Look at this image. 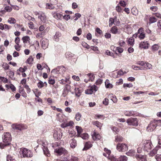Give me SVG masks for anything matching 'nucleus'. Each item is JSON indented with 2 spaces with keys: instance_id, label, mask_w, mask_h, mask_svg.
<instances>
[{
  "instance_id": "f257e3e1",
  "label": "nucleus",
  "mask_w": 161,
  "mask_h": 161,
  "mask_svg": "<svg viewBox=\"0 0 161 161\" xmlns=\"http://www.w3.org/2000/svg\"><path fill=\"white\" fill-rule=\"evenodd\" d=\"M3 142V143H0V147L3 149L5 146L9 145L11 140V137L9 132L4 133L2 136Z\"/></svg>"
},
{
  "instance_id": "f03ea898",
  "label": "nucleus",
  "mask_w": 161,
  "mask_h": 161,
  "mask_svg": "<svg viewBox=\"0 0 161 161\" xmlns=\"http://www.w3.org/2000/svg\"><path fill=\"white\" fill-rule=\"evenodd\" d=\"M159 123H161V120L154 119L150 123L147 129V130L150 131H153L157 126H161V124H158Z\"/></svg>"
},
{
  "instance_id": "7ed1b4c3",
  "label": "nucleus",
  "mask_w": 161,
  "mask_h": 161,
  "mask_svg": "<svg viewBox=\"0 0 161 161\" xmlns=\"http://www.w3.org/2000/svg\"><path fill=\"white\" fill-rule=\"evenodd\" d=\"M153 147V145L150 140H147L144 142L142 148L144 151L149 152Z\"/></svg>"
},
{
  "instance_id": "20e7f679",
  "label": "nucleus",
  "mask_w": 161,
  "mask_h": 161,
  "mask_svg": "<svg viewBox=\"0 0 161 161\" xmlns=\"http://www.w3.org/2000/svg\"><path fill=\"white\" fill-rule=\"evenodd\" d=\"M23 157L31 158L32 157L33 154L30 150L26 148H23L20 150Z\"/></svg>"
},
{
  "instance_id": "39448f33",
  "label": "nucleus",
  "mask_w": 161,
  "mask_h": 161,
  "mask_svg": "<svg viewBox=\"0 0 161 161\" xmlns=\"http://www.w3.org/2000/svg\"><path fill=\"white\" fill-rule=\"evenodd\" d=\"M35 14L38 15V17L40 19L41 21L43 23L46 22L47 20V16L45 13L41 11L35 12Z\"/></svg>"
},
{
  "instance_id": "423d86ee",
  "label": "nucleus",
  "mask_w": 161,
  "mask_h": 161,
  "mask_svg": "<svg viewBox=\"0 0 161 161\" xmlns=\"http://www.w3.org/2000/svg\"><path fill=\"white\" fill-rule=\"evenodd\" d=\"M126 122L129 125L136 126L138 125V121L136 118H130L127 120Z\"/></svg>"
},
{
  "instance_id": "0eeeda50",
  "label": "nucleus",
  "mask_w": 161,
  "mask_h": 161,
  "mask_svg": "<svg viewBox=\"0 0 161 161\" xmlns=\"http://www.w3.org/2000/svg\"><path fill=\"white\" fill-rule=\"evenodd\" d=\"M117 149L119 151L124 152L127 150L128 147L125 144L119 143L117 145Z\"/></svg>"
},
{
  "instance_id": "6e6552de",
  "label": "nucleus",
  "mask_w": 161,
  "mask_h": 161,
  "mask_svg": "<svg viewBox=\"0 0 161 161\" xmlns=\"http://www.w3.org/2000/svg\"><path fill=\"white\" fill-rule=\"evenodd\" d=\"M55 152L58 154V155H61L63 154L64 155H65L68 154V152L67 150L64 148L61 147L58 149H56L55 150Z\"/></svg>"
},
{
  "instance_id": "1a4fd4ad",
  "label": "nucleus",
  "mask_w": 161,
  "mask_h": 161,
  "mask_svg": "<svg viewBox=\"0 0 161 161\" xmlns=\"http://www.w3.org/2000/svg\"><path fill=\"white\" fill-rule=\"evenodd\" d=\"M12 127L13 128L20 131L27 129L26 126L23 125L13 124L12 125Z\"/></svg>"
},
{
  "instance_id": "9d476101",
  "label": "nucleus",
  "mask_w": 161,
  "mask_h": 161,
  "mask_svg": "<svg viewBox=\"0 0 161 161\" xmlns=\"http://www.w3.org/2000/svg\"><path fill=\"white\" fill-rule=\"evenodd\" d=\"M91 135L94 140H99L101 138V135L97 133L95 130L93 132H92Z\"/></svg>"
},
{
  "instance_id": "9b49d317",
  "label": "nucleus",
  "mask_w": 161,
  "mask_h": 161,
  "mask_svg": "<svg viewBox=\"0 0 161 161\" xmlns=\"http://www.w3.org/2000/svg\"><path fill=\"white\" fill-rule=\"evenodd\" d=\"M149 46V44L147 41L142 42L139 45V47L141 48L145 49H147Z\"/></svg>"
},
{
  "instance_id": "f8f14e48",
  "label": "nucleus",
  "mask_w": 161,
  "mask_h": 161,
  "mask_svg": "<svg viewBox=\"0 0 161 161\" xmlns=\"http://www.w3.org/2000/svg\"><path fill=\"white\" fill-rule=\"evenodd\" d=\"M42 43V47L43 49H45L47 47L48 45V40L47 39H42L41 41Z\"/></svg>"
},
{
  "instance_id": "ddd939ff",
  "label": "nucleus",
  "mask_w": 161,
  "mask_h": 161,
  "mask_svg": "<svg viewBox=\"0 0 161 161\" xmlns=\"http://www.w3.org/2000/svg\"><path fill=\"white\" fill-rule=\"evenodd\" d=\"M52 14L53 17L57 20L61 19L63 16L62 14L56 12H53Z\"/></svg>"
},
{
  "instance_id": "4468645a",
  "label": "nucleus",
  "mask_w": 161,
  "mask_h": 161,
  "mask_svg": "<svg viewBox=\"0 0 161 161\" xmlns=\"http://www.w3.org/2000/svg\"><path fill=\"white\" fill-rule=\"evenodd\" d=\"M158 150L159 147L158 146L156 147L152 151H151L150 150V151H149L150 153H148V154L150 156H153L156 153L158 154V152L157 151Z\"/></svg>"
},
{
  "instance_id": "2eb2a0df",
  "label": "nucleus",
  "mask_w": 161,
  "mask_h": 161,
  "mask_svg": "<svg viewBox=\"0 0 161 161\" xmlns=\"http://www.w3.org/2000/svg\"><path fill=\"white\" fill-rule=\"evenodd\" d=\"M133 36L135 38L138 37L139 39L141 40L144 38L145 37V34L144 33L141 32V33H135L133 35Z\"/></svg>"
},
{
  "instance_id": "dca6fc26",
  "label": "nucleus",
  "mask_w": 161,
  "mask_h": 161,
  "mask_svg": "<svg viewBox=\"0 0 161 161\" xmlns=\"http://www.w3.org/2000/svg\"><path fill=\"white\" fill-rule=\"evenodd\" d=\"M136 158L139 161H146V156L141 154H136Z\"/></svg>"
},
{
  "instance_id": "f3484780",
  "label": "nucleus",
  "mask_w": 161,
  "mask_h": 161,
  "mask_svg": "<svg viewBox=\"0 0 161 161\" xmlns=\"http://www.w3.org/2000/svg\"><path fill=\"white\" fill-rule=\"evenodd\" d=\"M22 40L23 41L24 43L25 44H25H27L28 43H30V42L31 40L30 37L27 36H23L22 38Z\"/></svg>"
},
{
  "instance_id": "a211bd4d",
  "label": "nucleus",
  "mask_w": 161,
  "mask_h": 161,
  "mask_svg": "<svg viewBox=\"0 0 161 161\" xmlns=\"http://www.w3.org/2000/svg\"><path fill=\"white\" fill-rule=\"evenodd\" d=\"M53 137L55 139L59 140L61 139V136L59 131L54 130L53 133Z\"/></svg>"
},
{
  "instance_id": "6ab92c4d",
  "label": "nucleus",
  "mask_w": 161,
  "mask_h": 161,
  "mask_svg": "<svg viewBox=\"0 0 161 161\" xmlns=\"http://www.w3.org/2000/svg\"><path fill=\"white\" fill-rule=\"evenodd\" d=\"M92 146V144L90 142H87L86 143L85 147L83 149V150H86L91 147Z\"/></svg>"
},
{
  "instance_id": "aec40b11",
  "label": "nucleus",
  "mask_w": 161,
  "mask_h": 161,
  "mask_svg": "<svg viewBox=\"0 0 161 161\" xmlns=\"http://www.w3.org/2000/svg\"><path fill=\"white\" fill-rule=\"evenodd\" d=\"M84 77L85 78L89 79V80L91 81H93L94 80L95 77V76L93 74H92L90 73L86 75H85Z\"/></svg>"
},
{
  "instance_id": "412c9836",
  "label": "nucleus",
  "mask_w": 161,
  "mask_h": 161,
  "mask_svg": "<svg viewBox=\"0 0 161 161\" xmlns=\"http://www.w3.org/2000/svg\"><path fill=\"white\" fill-rule=\"evenodd\" d=\"M125 115L127 116H134V111H126L124 112Z\"/></svg>"
},
{
  "instance_id": "4be33fe9",
  "label": "nucleus",
  "mask_w": 161,
  "mask_h": 161,
  "mask_svg": "<svg viewBox=\"0 0 161 161\" xmlns=\"http://www.w3.org/2000/svg\"><path fill=\"white\" fill-rule=\"evenodd\" d=\"M59 74L63 73L66 70V68L63 66L58 67Z\"/></svg>"
},
{
  "instance_id": "5701e85b",
  "label": "nucleus",
  "mask_w": 161,
  "mask_h": 161,
  "mask_svg": "<svg viewBox=\"0 0 161 161\" xmlns=\"http://www.w3.org/2000/svg\"><path fill=\"white\" fill-rule=\"evenodd\" d=\"M75 95L78 97H79L80 95V93L82 92V89H79V88H75Z\"/></svg>"
},
{
  "instance_id": "b1692460",
  "label": "nucleus",
  "mask_w": 161,
  "mask_h": 161,
  "mask_svg": "<svg viewBox=\"0 0 161 161\" xmlns=\"http://www.w3.org/2000/svg\"><path fill=\"white\" fill-rule=\"evenodd\" d=\"M81 17V14L80 13H76L75 14L74 16L71 17V19H74L75 21H76Z\"/></svg>"
},
{
  "instance_id": "393cba45",
  "label": "nucleus",
  "mask_w": 161,
  "mask_h": 161,
  "mask_svg": "<svg viewBox=\"0 0 161 161\" xmlns=\"http://www.w3.org/2000/svg\"><path fill=\"white\" fill-rule=\"evenodd\" d=\"M61 34L59 32H56L54 37V39L56 41H58L59 40V37L61 36Z\"/></svg>"
},
{
  "instance_id": "a878e982",
  "label": "nucleus",
  "mask_w": 161,
  "mask_h": 161,
  "mask_svg": "<svg viewBox=\"0 0 161 161\" xmlns=\"http://www.w3.org/2000/svg\"><path fill=\"white\" fill-rule=\"evenodd\" d=\"M43 150L44 154L47 157H49L50 156L49 151L47 147L44 146Z\"/></svg>"
},
{
  "instance_id": "bb28decb",
  "label": "nucleus",
  "mask_w": 161,
  "mask_h": 161,
  "mask_svg": "<svg viewBox=\"0 0 161 161\" xmlns=\"http://www.w3.org/2000/svg\"><path fill=\"white\" fill-rule=\"evenodd\" d=\"M55 7L53 5H51V3H46V9H53L55 8Z\"/></svg>"
},
{
  "instance_id": "cd10ccee",
  "label": "nucleus",
  "mask_w": 161,
  "mask_h": 161,
  "mask_svg": "<svg viewBox=\"0 0 161 161\" xmlns=\"http://www.w3.org/2000/svg\"><path fill=\"white\" fill-rule=\"evenodd\" d=\"M131 13L135 16H137L138 14V10L135 7H133L131 9Z\"/></svg>"
},
{
  "instance_id": "c85d7f7f",
  "label": "nucleus",
  "mask_w": 161,
  "mask_h": 161,
  "mask_svg": "<svg viewBox=\"0 0 161 161\" xmlns=\"http://www.w3.org/2000/svg\"><path fill=\"white\" fill-rule=\"evenodd\" d=\"M92 124L93 125H95L97 127L99 128L100 129H101V127L103 125L102 124L97 121L93 122Z\"/></svg>"
},
{
  "instance_id": "c756f323",
  "label": "nucleus",
  "mask_w": 161,
  "mask_h": 161,
  "mask_svg": "<svg viewBox=\"0 0 161 161\" xmlns=\"http://www.w3.org/2000/svg\"><path fill=\"white\" fill-rule=\"evenodd\" d=\"M111 32L114 34H116L118 32V28L115 26H113L111 29Z\"/></svg>"
},
{
  "instance_id": "7c9ffc66",
  "label": "nucleus",
  "mask_w": 161,
  "mask_h": 161,
  "mask_svg": "<svg viewBox=\"0 0 161 161\" xmlns=\"http://www.w3.org/2000/svg\"><path fill=\"white\" fill-rule=\"evenodd\" d=\"M79 136L84 140H86L88 138V135L87 133H86L80 134Z\"/></svg>"
},
{
  "instance_id": "2f4dec72",
  "label": "nucleus",
  "mask_w": 161,
  "mask_h": 161,
  "mask_svg": "<svg viewBox=\"0 0 161 161\" xmlns=\"http://www.w3.org/2000/svg\"><path fill=\"white\" fill-rule=\"evenodd\" d=\"M144 67L145 69H146V70H147V69H152V65L147 62L145 63Z\"/></svg>"
},
{
  "instance_id": "473e14b6",
  "label": "nucleus",
  "mask_w": 161,
  "mask_h": 161,
  "mask_svg": "<svg viewBox=\"0 0 161 161\" xmlns=\"http://www.w3.org/2000/svg\"><path fill=\"white\" fill-rule=\"evenodd\" d=\"M45 35V31L39 32L36 35V37L38 38H40L43 37Z\"/></svg>"
},
{
  "instance_id": "72a5a7b5",
  "label": "nucleus",
  "mask_w": 161,
  "mask_h": 161,
  "mask_svg": "<svg viewBox=\"0 0 161 161\" xmlns=\"http://www.w3.org/2000/svg\"><path fill=\"white\" fill-rule=\"evenodd\" d=\"M72 142H71V148H74L77 145L76 141L74 139H72Z\"/></svg>"
},
{
  "instance_id": "f704fd0d",
  "label": "nucleus",
  "mask_w": 161,
  "mask_h": 161,
  "mask_svg": "<svg viewBox=\"0 0 161 161\" xmlns=\"http://www.w3.org/2000/svg\"><path fill=\"white\" fill-rule=\"evenodd\" d=\"M133 36V37H130L128 41V44L132 46L134 45V39Z\"/></svg>"
},
{
  "instance_id": "c9c22d12",
  "label": "nucleus",
  "mask_w": 161,
  "mask_h": 161,
  "mask_svg": "<svg viewBox=\"0 0 161 161\" xmlns=\"http://www.w3.org/2000/svg\"><path fill=\"white\" fill-rule=\"evenodd\" d=\"M64 156L62 158H61V161H69L70 157L69 155L68 156H66V155H64Z\"/></svg>"
},
{
  "instance_id": "e433bc0d",
  "label": "nucleus",
  "mask_w": 161,
  "mask_h": 161,
  "mask_svg": "<svg viewBox=\"0 0 161 161\" xmlns=\"http://www.w3.org/2000/svg\"><path fill=\"white\" fill-rule=\"evenodd\" d=\"M127 157L125 156H120L118 159V161H127Z\"/></svg>"
},
{
  "instance_id": "4c0bfd02",
  "label": "nucleus",
  "mask_w": 161,
  "mask_h": 161,
  "mask_svg": "<svg viewBox=\"0 0 161 161\" xmlns=\"http://www.w3.org/2000/svg\"><path fill=\"white\" fill-rule=\"evenodd\" d=\"M70 125V121L68 123L64 122L61 124V127L62 128H65Z\"/></svg>"
},
{
  "instance_id": "58836bf2",
  "label": "nucleus",
  "mask_w": 161,
  "mask_h": 161,
  "mask_svg": "<svg viewBox=\"0 0 161 161\" xmlns=\"http://www.w3.org/2000/svg\"><path fill=\"white\" fill-rule=\"evenodd\" d=\"M70 125V121L68 123L64 122L61 124V127L62 128H65Z\"/></svg>"
},
{
  "instance_id": "ea45409f",
  "label": "nucleus",
  "mask_w": 161,
  "mask_h": 161,
  "mask_svg": "<svg viewBox=\"0 0 161 161\" xmlns=\"http://www.w3.org/2000/svg\"><path fill=\"white\" fill-rule=\"evenodd\" d=\"M157 19L154 17H151L149 18V21L150 23H154L157 21Z\"/></svg>"
},
{
  "instance_id": "a19ab883",
  "label": "nucleus",
  "mask_w": 161,
  "mask_h": 161,
  "mask_svg": "<svg viewBox=\"0 0 161 161\" xmlns=\"http://www.w3.org/2000/svg\"><path fill=\"white\" fill-rule=\"evenodd\" d=\"M8 22L10 24H14L16 23V20L14 18H10L8 20Z\"/></svg>"
},
{
  "instance_id": "79ce46f5",
  "label": "nucleus",
  "mask_w": 161,
  "mask_h": 161,
  "mask_svg": "<svg viewBox=\"0 0 161 161\" xmlns=\"http://www.w3.org/2000/svg\"><path fill=\"white\" fill-rule=\"evenodd\" d=\"M75 128L77 131L78 134L79 135L82 132V130L80 127L78 126H76Z\"/></svg>"
},
{
  "instance_id": "37998d69",
  "label": "nucleus",
  "mask_w": 161,
  "mask_h": 161,
  "mask_svg": "<svg viewBox=\"0 0 161 161\" xmlns=\"http://www.w3.org/2000/svg\"><path fill=\"white\" fill-rule=\"evenodd\" d=\"M115 141L117 142H121L122 141L123 139V138L121 136H115Z\"/></svg>"
},
{
  "instance_id": "c03bdc74",
  "label": "nucleus",
  "mask_w": 161,
  "mask_h": 161,
  "mask_svg": "<svg viewBox=\"0 0 161 161\" xmlns=\"http://www.w3.org/2000/svg\"><path fill=\"white\" fill-rule=\"evenodd\" d=\"M124 73H126V72L124 73L121 69L118 71L117 72V75L116 77L118 78L120 76L123 75Z\"/></svg>"
},
{
  "instance_id": "a18cd8bd",
  "label": "nucleus",
  "mask_w": 161,
  "mask_h": 161,
  "mask_svg": "<svg viewBox=\"0 0 161 161\" xmlns=\"http://www.w3.org/2000/svg\"><path fill=\"white\" fill-rule=\"evenodd\" d=\"M33 61V59L32 58V57L30 56L27 60L26 61V63L30 64L32 63Z\"/></svg>"
},
{
  "instance_id": "49530a36",
  "label": "nucleus",
  "mask_w": 161,
  "mask_h": 161,
  "mask_svg": "<svg viewBox=\"0 0 161 161\" xmlns=\"http://www.w3.org/2000/svg\"><path fill=\"white\" fill-rule=\"evenodd\" d=\"M135 151L133 150H130L129 152L127 153L128 155H130L131 156H133L135 155Z\"/></svg>"
},
{
  "instance_id": "de8ad7c7",
  "label": "nucleus",
  "mask_w": 161,
  "mask_h": 161,
  "mask_svg": "<svg viewBox=\"0 0 161 161\" xmlns=\"http://www.w3.org/2000/svg\"><path fill=\"white\" fill-rule=\"evenodd\" d=\"M105 53L106 54L110 56L113 58L115 57V55L112 52H110L108 50H107L106 51Z\"/></svg>"
},
{
  "instance_id": "09e8293b",
  "label": "nucleus",
  "mask_w": 161,
  "mask_h": 161,
  "mask_svg": "<svg viewBox=\"0 0 161 161\" xmlns=\"http://www.w3.org/2000/svg\"><path fill=\"white\" fill-rule=\"evenodd\" d=\"M81 115L79 113H77L75 116V118L77 121H79L80 120V118L81 117Z\"/></svg>"
},
{
  "instance_id": "8fccbe9b",
  "label": "nucleus",
  "mask_w": 161,
  "mask_h": 161,
  "mask_svg": "<svg viewBox=\"0 0 161 161\" xmlns=\"http://www.w3.org/2000/svg\"><path fill=\"white\" fill-rule=\"evenodd\" d=\"M81 45L83 47L87 49H89L90 47L89 45L84 42H81Z\"/></svg>"
},
{
  "instance_id": "3c124183",
  "label": "nucleus",
  "mask_w": 161,
  "mask_h": 161,
  "mask_svg": "<svg viewBox=\"0 0 161 161\" xmlns=\"http://www.w3.org/2000/svg\"><path fill=\"white\" fill-rule=\"evenodd\" d=\"M108 83V82L106 80L105 82V85L106 88H112L113 87V86L112 84Z\"/></svg>"
},
{
  "instance_id": "603ef678",
  "label": "nucleus",
  "mask_w": 161,
  "mask_h": 161,
  "mask_svg": "<svg viewBox=\"0 0 161 161\" xmlns=\"http://www.w3.org/2000/svg\"><path fill=\"white\" fill-rule=\"evenodd\" d=\"M7 161H15L14 158L12 157L11 155H8L7 157Z\"/></svg>"
},
{
  "instance_id": "864d4df0",
  "label": "nucleus",
  "mask_w": 161,
  "mask_h": 161,
  "mask_svg": "<svg viewBox=\"0 0 161 161\" xmlns=\"http://www.w3.org/2000/svg\"><path fill=\"white\" fill-rule=\"evenodd\" d=\"M90 88L92 91H93V92H96L97 90V87L95 85H93Z\"/></svg>"
},
{
  "instance_id": "5fc2aeb1",
  "label": "nucleus",
  "mask_w": 161,
  "mask_h": 161,
  "mask_svg": "<svg viewBox=\"0 0 161 161\" xmlns=\"http://www.w3.org/2000/svg\"><path fill=\"white\" fill-rule=\"evenodd\" d=\"M2 67L5 70L8 69L9 67L8 65L6 63H3V64Z\"/></svg>"
},
{
  "instance_id": "6e6d98bb",
  "label": "nucleus",
  "mask_w": 161,
  "mask_h": 161,
  "mask_svg": "<svg viewBox=\"0 0 161 161\" xmlns=\"http://www.w3.org/2000/svg\"><path fill=\"white\" fill-rule=\"evenodd\" d=\"M159 48V46L158 44H155L152 47V49L153 51H157Z\"/></svg>"
},
{
  "instance_id": "4d7b16f0",
  "label": "nucleus",
  "mask_w": 161,
  "mask_h": 161,
  "mask_svg": "<svg viewBox=\"0 0 161 161\" xmlns=\"http://www.w3.org/2000/svg\"><path fill=\"white\" fill-rule=\"evenodd\" d=\"M51 73L53 74H59L58 67L52 70Z\"/></svg>"
},
{
  "instance_id": "13d9d810",
  "label": "nucleus",
  "mask_w": 161,
  "mask_h": 161,
  "mask_svg": "<svg viewBox=\"0 0 161 161\" xmlns=\"http://www.w3.org/2000/svg\"><path fill=\"white\" fill-rule=\"evenodd\" d=\"M9 77L10 78H11L12 79H15V78L14 77V72L12 71H10L9 73Z\"/></svg>"
},
{
  "instance_id": "bf43d9fd",
  "label": "nucleus",
  "mask_w": 161,
  "mask_h": 161,
  "mask_svg": "<svg viewBox=\"0 0 161 161\" xmlns=\"http://www.w3.org/2000/svg\"><path fill=\"white\" fill-rule=\"evenodd\" d=\"M155 158L157 161H161V154L160 153L157 154L155 156Z\"/></svg>"
},
{
  "instance_id": "052dcab7",
  "label": "nucleus",
  "mask_w": 161,
  "mask_h": 161,
  "mask_svg": "<svg viewBox=\"0 0 161 161\" xmlns=\"http://www.w3.org/2000/svg\"><path fill=\"white\" fill-rule=\"evenodd\" d=\"M4 9L7 12H10L12 10V8L11 7L7 6L5 7Z\"/></svg>"
},
{
  "instance_id": "680f3d73",
  "label": "nucleus",
  "mask_w": 161,
  "mask_h": 161,
  "mask_svg": "<svg viewBox=\"0 0 161 161\" xmlns=\"http://www.w3.org/2000/svg\"><path fill=\"white\" fill-rule=\"evenodd\" d=\"M0 79L4 83H7L8 82V79L6 78L0 76Z\"/></svg>"
},
{
  "instance_id": "e2e57ef3",
  "label": "nucleus",
  "mask_w": 161,
  "mask_h": 161,
  "mask_svg": "<svg viewBox=\"0 0 161 161\" xmlns=\"http://www.w3.org/2000/svg\"><path fill=\"white\" fill-rule=\"evenodd\" d=\"M58 1L57 0H50V3L51 5H55L58 3Z\"/></svg>"
},
{
  "instance_id": "0e129e2a",
  "label": "nucleus",
  "mask_w": 161,
  "mask_h": 161,
  "mask_svg": "<svg viewBox=\"0 0 161 161\" xmlns=\"http://www.w3.org/2000/svg\"><path fill=\"white\" fill-rule=\"evenodd\" d=\"M114 21V19L112 18H110L109 19V26H110V27L113 24Z\"/></svg>"
},
{
  "instance_id": "69168bd1",
  "label": "nucleus",
  "mask_w": 161,
  "mask_h": 161,
  "mask_svg": "<svg viewBox=\"0 0 161 161\" xmlns=\"http://www.w3.org/2000/svg\"><path fill=\"white\" fill-rule=\"evenodd\" d=\"M111 96L110 97H112V98H111V99L113 101L114 103H116L117 101V99L115 97H114L112 95V94H109V96Z\"/></svg>"
},
{
  "instance_id": "338daca9",
  "label": "nucleus",
  "mask_w": 161,
  "mask_h": 161,
  "mask_svg": "<svg viewBox=\"0 0 161 161\" xmlns=\"http://www.w3.org/2000/svg\"><path fill=\"white\" fill-rule=\"evenodd\" d=\"M37 86L39 88H41L44 86V83L40 81L37 84Z\"/></svg>"
},
{
  "instance_id": "774afa93",
  "label": "nucleus",
  "mask_w": 161,
  "mask_h": 161,
  "mask_svg": "<svg viewBox=\"0 0 161 161\" xmlns=\"http://www.w3.org/2000/svg\"><path fill=\"white\" fill-rule=\"evenodd\" d=\"M133 85L131 83H129V84H125L124 83L123 85V86L124 87H127L129 88H130L132 87Z\"/></svg>"
}]
</instances>
